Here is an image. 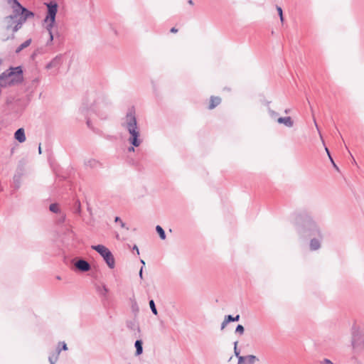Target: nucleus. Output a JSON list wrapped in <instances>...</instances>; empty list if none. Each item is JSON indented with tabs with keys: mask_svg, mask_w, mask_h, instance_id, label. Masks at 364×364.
<instances>
[{
	"mask_svg": "<svg viewBox=\"0 0 364 364\" xmlns=\"http://www.w3.org/2000/svg\"><path fill=\"white\" fill-rule=\"evenodd\" d=\"M63 63L62 60V55H56L50 63H48L46 68L48 70L52 69V68H59Z\"/></svg>",
	"mask_w": 364,
	"mask_h": 364,
	"instance_id": "obj_10",
	"label": "nucleus"
},
{
	"mask_svg": "<svg viewBox=\"0 0 364 364\" xmlns=\"http://www.w3.org/2000/svg\"><path fill=\"white\" fill-rule=\"evenodd\" d=\"M221 99L219 97L212 96L210 100V105L208 106L209 109H214L216 106L220 105Z\"/></svg>",
	"mask_w": 364,
	"mask_h": 364,
	"instance_id": "obj_16",
	"label": "nucleus"
},
{
	"mask_svg": "<svg viewBox=\"0 0 364 364\" xmlns=\"http://www.w3.org/2000/svg\"><path fill=\"white\" fill-rule=\"evenodd\" d=\"M59 355L57 354L55 352L53 354L50 355L48 357V360L50 364H55L56 361L58 359Z\"/></svg>",
	"mask_w": 364,
	"mask_h": 364,
	"instance_id": "obj_27",
	"label": "nucleus"
},
{
	"mask_svg": "<svg viewBox=\"0 0 364 364\" xmlns=\"http://www.w3.org/2000/svg\"><path fill=\"white\" fill-rule=\"evenodd\" d=\"M143 342L141 340H136L134 343L136 348V355H139L143 352Z\"/></svg>",
	"mask_w": 364,
	"mask_h": 364,
	"instance_id": "obj_17",
	"label": "nucleus"
},
{
	"mask_svg": "<svg viewBox=\"0 0 364 364\" xmlns=\"http://www.w3.org/2000/svg\"><path fill=\"white\" fill-rule=\"evenodd\" d=\"M325 150H326V153H327V154H328V158H329V159H330V161H331V164H332L333 166V167H334L337 171H339V168H338V167L337 166V165L335 164V162H334V161H333V158H332V156H331V153H330V151H329L327 147H325Z\"/></svg>",
	"mask_w": 364,
	"mask_h": 364,
	"instance_id": "obj_30",
	"label": "nucleus"
},
{
	"mask_svg": "<svg viewBox=\"0 0 364 364\" xmlns=\"http://www.w3.org/2000/svg\"><path fill=\"white\" fill-rule=\"evenodd\" d=\"M323 364H333L332 361L330 360L328 358H325L323 359V362H322Z\"/></svg>",
	"mask_w": 364,
	"mask_h": 364,
	"instance_id": "obj_40",
	"label": "nucleus"
},
{
	"mask_svg": "<svg viewBox=\"0 0 364 364\" xmlns=\"http://www.w3.org/2000/svg\"><path fill=\"white\" fill-rule=\"evenodd\" d=\"M140 262L143 265L142 267H144V266L145 265V262L143 259H140Z\"/></svg>",
	"mask_w": 364,
	"mask_h": 364,
	"instance_id": "obj_48",
	"label": "nucleus"
},
{
	"mask_svg": "<svg viewBox=\"0 0 364 364\" xmlns=\"http://www.w3.org/2000/svg\"><path fill=\"white\" fill-rule=\"evenodd\" d=\"M68 347L67 344L64 341H60L58 344V347L55 350V353L58 355H60L61 350H67Z\"/></svg>",
	"mask_w": 364,
	"mask_h": 364,
	"instance_id": "obj_20",
	"label": "nucleus"
},
{
	"mask_svg": "<svg viewBox=\"0 0 364 364\" xmlns=\"http://www.w3.org/2000/svg\"><path fill=\"white\" fill-rule=\"evenodd\" d=\"M114 222L115 223H119V224L120 225V226L122 228H126L127 230H129V228L127 227H126V224L121 220V218L119 217H118V216L115 217Z\"/></svg>",
	"mask_w": 364,
	"mask_h": 364,
	"instance_id": "obj_34",
	"label": "nucleus"
},
{
	"mask_svg": "<svg viewBox=\"0 0 364 364\" xmlns=\"http://www.w3.org/2000/svg\"><path fill=\"white\" fill-rule=\"evenodd\" d=\"M31 43V39H27L26 41H24L23 43H21L16 49V53H19L24 48L28 47Z\"/></svg>",
	"mask_w": 364,
	"mask_h": 364,
	"instance_id": "obj_19",
	"label": "nucleus"
},
{
	"mask_svg": "<svg viewBox=\"0 0 364 364\" xmlns=\"http://www.w3.org/2000/svg\"><path fill=\"white\" fill-rule=\"evenodd\" d=\"M14 15H10L6 17V18H10L11 20H14L16 18H19L25 22L28 18L33 17L34 14L32 11H28L27 9L24 8L21 5L16 9H14Z\"/></svg>",
	"mask_w": 364,
	"mask_h": 364,
	"instance_id": "obj_7",
	"label": "nucleus"
},
{
	"mask_svg": "<svg viewBox=\"0 0 364 364\" xmlns=\"http://www.w3.org/2000/svg\"><path fill=\"white\" fill-rule=\"evenodd\" d=\"M149 307L151 309V312L154 314V315H158V311H157V309L156 307V304H155V302L153 299H151L149 302Z\"/></svg>",
	"mask_w": 364,
	"mask_h": 364,
	"instance_id": "obj_26",
	"label": "nucleus"
},
{
	"mask_svg": "<svg viewBox=\"0 0 364 364\" xmlns=\"http://www.w3.org/2000/svg\"><path fill=\"white\" fill-rule=\"evenodd\" d=\"M38 152H39V154H40L42 153V150H41V144H40V145H39V146H38Z\"/></svg>",
	"mask_w": 364,
	"mask_h": 364,
	"instance_id": "obj_47",
	"label": "nucleus"
},
{
	"mask_svg": "<svg viewBox=\"0 0 364 364\" xmlns=\"http://www.w3.org/2000/svg\"><path fill=\"white\" fill-rule=\"evenodd\" d=\"M66 215L63 213H60L58 218H57V223L62 224L65 221Z\"/></svg>",
	"mask_w": 364,
	"mask_h": 364,
	"instance_id": "obj_32",
	"label": "nucleus"
},
{
	"mask_svg": "<svg viewBox=\"0 0 364 364\" xmlns=\"http://www.w3.org/2000/svg\"><path fill=\"white\" fill-rule=\"evenodd\" d=\"M295 223L296 230L301 237H311L309 243L310 250H318L321 247L323 235L311 217L306 213H300L296 217Z\"/></svg>",
	"mask_w": 364,
	"mask_h": 364,
	"instance_id": "obj_1",
	"label": "nucleus"
},
{
	"mask_svg": "<svg viewBox=\"0 0 364 364\" xmlns=\"http://www.w3.org/2000/svg\"><path fill=\"white\" fill-rule=\"evenodd\" d=\"M358 344H359L358 333H355V331H353V337H352V346L353 348H355Z\"/></svg>",
	"mask_w": 364,
	"mask_h": 364,
	"instance_id": "obj_22",
	"label": "nucleus"
},
{
	"mask_svg": "<svg viewBox=\"0 0 364 364\" xmlns=\"http://www.w3.org/2000/svg\"><path fill=\"white\" fill-rule=\"evenodd\" d=\"M277 11L278 12V14H279V19H280L281 22L283 23L284 18V16H283L282 9L280 6H277Z\"/></svg>",
	"mask_w": 364,
	"mask_h": 364,
	"instance_id": "obj_36",
	"label": "nucleus"
},
{
	"mask_svg": "<svg viewBox=\"0 0 364 364\" xmlns=\"http://www.w3.org/2000/svg\"><path fill=\"white\" fill-rule=\"evenodd\" d=\"M57 279H60V277L58 276V277H57Z\"/></svg>",
	"mask_w": 364,
	"mask_h": 364,
	"instance_id": "obj_50",
	"label": "nucleus"
},
{
	"mask_svg": "<svg viewBox=\"0 0 364 364\" xmlns=\"http://www.w3.org/2000/svg\"><path fill=\"white\" fill-rule=\"evenodd\" d=\"M47 7V15L44 19L46 26L53 27L55 23V17L58 12V5L55 1H50L45 3Z\"/></svg>",
	"mask_w": 364,
	"mask_h": 364,
	"instance_id": "obj_5",
	"label": "nucleus"
},
{
	"mask_svg": "<svg viewBox=\"0 0 364 364\" xmlns=\"http://www.w3.org/2000/svg\"><path fill=\"white\" fill-rule=\"evenodd\" d=\"M84 164L87 167L95 168L99 164V162L96 159H89L85 161Z\"/></svg>",
	"mask_w": 364,
	"mask_h": 364,
	"instance_id": "obj_18",
	"label": "nucleus"
},
{
	"mask_svg": "<svg viewBox=\"0 0 364 364\" xmlns=\"http://www.w3.org/2000/svg\"><path fill=\"white\" fill-rule=\"evenodd\" d=\"M45 28L49 34V40L48 41V42L46 43L47 46H49L52 43V41H53V38H54L53 33L52 31L53 27H48V26H45Z\"/></svg>",
	"mask_w": 364,
	"mask_h": 364,
	"instance_id": "obj_21",
	"label": "nucleus"
},
{
	"mask_svg": "<svg viewBox=\"0 0 364 364\" xmlns=\"http://www.w3.org/2000/svg\"><path fill=\"white\" fill-rule=\"evenodd\" d=\"M92 249L97 251L104 259L105 262L110 269L115 266V260L112 252L102 245H92Z\"/></svg>",
	"mask_w": 364,
	"mask_h": 364,
	"instance_id": "obj_6",
	"label": "nucleus"
},
{
	"mask_svg": "<svg viewBox=\"0 0 364 364\" xmlns=\"http://www.w3.org/2000/svg\"><path fill=\"white\" fill-rule=\"evenodd\" d=\"M96 291L99 294L100 296L106 298L107 294L109 291L108 288L105 284H102V286L97 285L96 286Z\"/></svg>",
	"mask_w": 364,
	"mask_h": 364,
	"instance_id": "obj_14",
	"label": "nucleus"
},
{
	"mask_svg": "<svg viewBox=\"0 0 364 364\" xmlns=\"http://www.w3.org/2000/svg\"><path fill=\"white\" fill-rule=\"evenodd\" d=\"M229 323L230 322L227 320L226 317L225 316L224 321L221 323L220 329L223 330L225 328V326H227V324Z\"/></svg>",
	"mask_w": 364,
	"mask_h": 364,
	"instance_id": "obj_39",
	"label": "nucleus"
},
{
	"mask_svg": "<svg viewBox=\"0 0 364 364\" xmlns=\"http://www.w3.org/2000/svg\"><path fill=\"white\" fill-rule=\"evenodd\" d=\"M130 301L132 311L134 314V317L136 318L139 312V307L136 299L134 297L130 299Z\"/></svg>",
	"mask_w": 364,
	"mask_h": 364,
	"instance_id": "obj_15",
	"label": "nucleus"
},
{
	"mask_svg": "<svg viewBox=\"0 0 364 364\" xmlns=\"http://www.w3.org/2000/svg\"><path fill=\"white\" fill-rule=\"evenodd\" d=\"M8 1V3L11 4V6L12 8L14 9H16L18 8V6H21V4L17 1V0H7Z\"/></svg>",
	"mask_w": 364,
	"mask_h": 364,
	"instance_id": "obj_33",
	"label": "nucleus"
},
{
	"mask_svg": "<svg viewBox=\"0 0 364 364\" xmlns=\"http://www.w3.org/2000/svg\"><path fill=\"white\" fill-rule=\"evenodd\" d=\"M106 108L107 103L105 102L104 97L95 91H91L87 92L84 97L80 111L85 116L87 127L90 129H92L89 115L91 112H93L101 119H106L107 114L103 112Z\"/></svg>",
	"mask_w": 364,
	"mask_h": 364,
	"instance_id": "obj_2",
	"label": "nucleus"
},
{
	"mask_svg": "<svg viewBox=\"0 0 364 364\" xmlns=\"http://www.w3.org/2000/svg\"><path fill=\"white\" fill-rule=\"evenodd\" d=\"M227 320L230 323V322H235V321H238L240 320V315L237 314L235 316H232V315H227L225 316Z\"/></svg>",
	"mask_w": 364,
	"mask_h": 364,
	"instance_id": "obj_29",
	"label": "nucleus"
},
{
	"mask_svg": "<svg viewBox=\"0 0 364 364\" xmlns=\"http://www.w3.org/2000/svg\"><path fill=\"white\" fill-rule=\"evenodd\" d=\"M23 70L21 66L11 67L0 75V85L6 87L23 81Z\"/></svg>",
	"mask_w": 364,
	"mask_h": 364,
	"instance_id": "obj_4",
	"label": "nucleus"
},
{
	"mask_svg": "<svg viewBox=\"0 0 364 364\" xmlns=\"http://www.w3.org/2000/svg\"><path fill=\"white\" fill-rule=\"evenodd\" d=\"M171 33H177L178 32V29L176 28L175 27H173L171 28V31H170Z\"/></svg>",
	"mask_w": 364,
	"mask_h": 364,
	"instance_id": "obj_43",
	"label": "nucleus"
},
{
	"mask_svg": "<svg viewBox=\"0 0 364 364\" xmlns=\"http://www.w3.org/2000/svg\"><path fill=\"white\" fill-rule=\"evenodd\" d=\"M237 343H238L237 341H235L234 343V353L237 358L240 356V350L237 349Z\"/></svg>",
	"mask_w": 364,
	"mask_h": 364,
	"instance_id": "obj_37",
	"label": "nucleus"
},
{
	"mask_svg": "<svg viewBox=\"0 0 364 364\" xmlns=\"http://www.w3.org/2000/svg\"><path fill=\"white\" fill-rule=\"evenodd\" d=\"M49 210L53 212V213H60V209H59V206L57 203H52L49 206Z\"/></svg>",
	"mask_w": 364,
	"mask_h": 364,
	"instance_id": "obj_28",
	"label": "nucleus"
},
{
	"mask_svg": "<svg viewBox=\"0 0 364 364\" xmlns=\"http://www.w3.org/2000/svg\"><path fill=\"white\" fill-rule=\"evenodd\" d=\"M245 328L242 325L238 324L235 328V333L242 335L244 333Z\"/></svg>",
	"mask_w": 364,
	"mask_h": 364,
	"instance_id": "obj_35",
	"label": "nucleus"
},
{
	"mask_svg": "<svg viewBox=\"0 0 364 364\" xmlns=\"http://www.w3.org/2000/svg\"><path fill=\"white\" fill-rule=\"evenodd\" d=\"M21 178V173H16L14 176V182L15 183V186L16 188H18L20 187Z\"/></svg>",
	"mask_w": 364,
	"mask_h": 364,
	"instance_id": "obj_24",
	"label": "nucleus"
},
{
	"mask_svg": "<svg viewBox=\"0 0 364 364\" xmlns=\"http://www.w3.org/2000/svg\"><path fill=\"white\" fill-rule=\"evenodd\" d=\"M121 126L130 134L128 141L132 146L127 148L128 152L134 151V147L139 146L142 140L140 139L139 128L134 107L129 108L126 115L122 119Z\"/></svg>",
	"mask_w": 364,
	"mask_h": 364,
	"instance_id": "obj_3",
	"label": "nucleus"
},
{
	"mask_svg": "<svg viewBox=\"0 0 364 364\" xmlns=\"http://www.w3.org/2000/svg\"><path fill=\"white\" fill-rule=\"evenodd\" d=\"M126 326L129 330L132 331H136L137 333L140 332V328L136 318L127 321Z\"/></svg>",
	"mask_w": 364,
	"mask_h": 364,
	"instance_id": "obj_11",
	"label": "nucleus"
},
{
	"mask_svg": "<svg viewBox=\"0 0 364 364\" xmlns=\"http://www.w3.org/2000/svg\"><path fill=\"white\" fill-rule=\"evenodd\" d=\"M14 138L20 143H23L26 141L25 132L23 128L18 129L14 133Z\"/></svg>",
	"mask_w": 364,
	"mask_h": 364,
	"instance_id": "obj_12",
	"label": "nucleus"
},
{
	"mask_svg": "<svg viewBox=\"0 0 364 364\" xmlns=\"http://www.w3.org/2000/svg\"><path fill=\"white\" fill-rule=\"evenodd\" d=\"M156 231L157 232V233L159 234L160 238L161 240H165L166 239V233H165V231L164 230V229L160 226V225H156Z\"/></svg>",
	"mask_w": 364,
	"mask_h": 364,
	"instance_id": "obj_23",
	"label": "nucleus"
},
{
	"mask_svg": "<svg viewBox=\"0 0 364 364\" xmlns=\"http://www.w3.org/2000/svg\"><path fill=\"white\" fill-rule=\"evenodd\" d=\"M277 122L279 124H284L287 127H291L294 125V122L290 117H279Z\"/></svg>",
	"mask_w": 364,
	"mask_h": 364,
	"instance_id": "obj_13",
	"label": "nucleus"
},
{
	"mask_svg": "<svg viewBox=\"0 0 364 364\" xmlns=\"http://www.w3.org/2000/svg\"><path fill=\"white\" fill-rule=\"evenodd\" d=\"M68 232L69 234L72 235V236H73V235H74V232H73L72 230H68Z\"/></svg>",
	"mask_w": 364,
	"mask_h": 364,
	"instance_id": "obj_46",
	"label": "nucleus"
},
{
	"mask_svg": "<svg viewBox=\"0 0 364 364\" xmlns=\"http://www.w3.org/2000/svg\"><path fill=\"white\" fill-rule=\"evenodd\" d=\"M133 250H134V251L135 250V251L136 252V254H137L138 255H139V248H138V247H137L136 245H134V247H133Z\"/></svg>",
	"mask_w": 364,
	"mask_h": 364,
	"instance_id": "obj_42",
	"label": "nucleus"
},
{
	"mask_svg": "<svg viewBox=\"0 0 364 364\" xmlns=\"http://www.w3.org/2000/svg\"><path fill=\"white\" fill-rule=\"evenodd\" d=\"M31 57H32V58H34L35 54H33Z\"/></svg>",
	"mask_w": 364,
	"mask_h": 364,
	"instance_id": "obj_49",
	"label": "nucleus"
},
{
	"mask_svg": "<svg viewBox=\"0 0 364 364\" xmlns=\"http://www.w3.org/2000/svg\"><path fill=\"white\" fill-rule=\"evenodd\" d=\"M143 267H141L139 272V276L141 279H143Z\"/></svg>",
	"mask_w": 364,
	"mask_h": 364,
	"instance_id": "obj_41",
	"label": "nucleus"
},
{
	"mask_svg": "<svg viewBox=\"0 0 364 364\" xmlns=\"http://www.w3.org/2000/svg\"><path fill=\"white\" fill-rule=\"evenodd\" d=\"M74 213L80 215L81 213V205L79 200H77L74 207Z\"/></svg>",
	"mask_w": 364,
	"mask_h": 364,
	"instance_id": "obj_31",
	"label": "nucleus"
},
{
	"mask_svg": "<svg viewBox=\"0 0 364 364\" xmlns=\"http://www.w3.org/2000/svg\"><path fill=\"white\" fill-rule=\"evenodd\" d=\"M268 112H269V115L271 116V117H272V118H274L278 115L277 112L271 109L270 107H268Z\"/></svg>",
	"mask_w": 364,
	"mask_h": 364,
	"instance_id": "obj_38",
	"label": "nucleus"
},
{
	"mask_svg": "<svg viewBox=\"0 0 364 364\" xmlns=\"http://www.w3.org/2000/svg\"><path fill=\"white\" fill-rule=\"evenodd\" d=\"M245 358L247 364H254L256 360H258V358L253 355H247Z\"/></svg>",
	"mask_w": 364,
	"mask_h": 364,
	"instance_id": "obj_25",
	"label": "nucleus"
},
{
	"mask_svg": "<svg viewBox=\"0 0 364 364\" xmlns=\"http://www.w3.org/2000/svg\"><path fill=\"white\" fill-rule=\"evenodd\" d=\"M75 266L79 271L82 272H88L91 269L90 263L83 259L77 261L75 263Z\"/></svg>",
	"mask_w": 364,
	"mask_h": 364,
	"instance_id": "obj_8",
	"label": "nucleus"
},
{
	"mask_svg": "<svg viewBox=\"0 0 364 364\" xmlns=\"http://www.w3.org/2000/svg\"><path fill=\"white\" fill-rule=\"evenodd\" d=\"M14 38H15V36L13 33L10 37H7L6 38L4 39V41H7L9 39H14Z\"/></svg>",
	"mask_w": 364,
	"mask_h": 364,
	"instance_id": "obj_44",
	"label": "nucleus"
},
{
	"mask_svg": "<svg viewBox=\"0 0 364 364\" xmlns=\"http://www.w3.org/2000/svg\"><path fill=\"white\" fill-rule=\"evenodd\" d=\"M9 20L8 21V25H7V27H6V29L9 30L10 28L12 27V26L14 24V26L13 27V32L15 33L17 31H18L21 26H22V24L24 23L20 18L18 19L16 18L14 20H11L10 18H7Z\"/></svg>",
	"mask_w": 364,
	"mask_h": 364,
	"instance_id": "obj_9",
	"label": "nucleus"
},
{
	"mask_svg": "<svg viewBox=\"0 0 364 364\" xmlns=\"http://www.w3.org/2000/svg\"><path fill=\"white\" fill-rule=\"evenodd\" d=\"M188 4L190 5H193V1L192 0H188Z\"/></svg>",
	"mask_w": 364,
	"mask_h": 364,
	"instance_id": "obj_45",
	"label": "nucleus"
}]
</instances>
